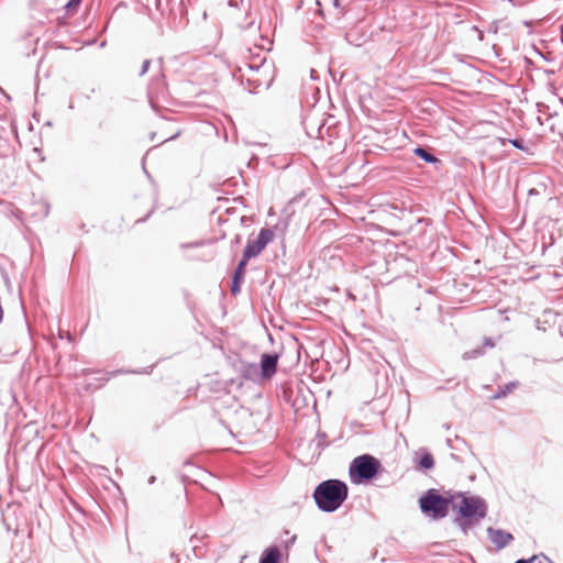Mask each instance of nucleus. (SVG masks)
Returning a JSON list of instances; mask_svg holds the SVG:
<instances>
[{
    "mask_svg": "<svg viewBox=\"0 0 563 563\" xmlns=\"http://www.w3.org/2000/svg\"><path fill=\"white\" fill-rule=\"evenodd\" d=\"M279 355L277 353H263L260 361L261 377L265 379L272 378L278 366Z\"/></svg>",
    "mask_w": 563,
    "mask_h": 563,
    "instance_id": "6",
    "label": "nucleus"
},
{
    "mask_svg": "<svg viewBox=\"0 0 563 563\" xmlns=\"http://www.w3.org/2000/svg\"><path fill=\"white\" fill-rule=\"evenodd\" d=\"M81 1L82 0H69L64 7L66 12H71L73 9L77 8L81 3Z\"/></svg>",
    "mask_w": 563,
    "mask_h": 563,
    "instance_id": "19",
    "label": "nucleus"
},
{
    "mask_svg": "<svg viewBox=\"0 0 563 563\" xmlns=\"http://www.w3.org/2000/svg\"><path fill=\"white\" fill-rule=\"evenodd\" d=\"M247 67H249L251 70H258V69L262 67V65H256V66H254V65L247 64Z\"/></svg>",
    "mask_w": 563,
    "mask_h": 563,
    "instance_id": "28",
    "label": "nucleus"
},
{
    "mask_svg": "<svg viewBox=\"0 0 563 563\" xmlns=\"http://www.w3.org/2000/svg\"><path fill=\"white\" fill-rule=\"evenodd\" d=\"M500 142L503 145H505L507 142H509L517 150H520L525 153L529 152V147L526 145V143L522 139H501Z\"/></svg>",
    "mask_w": 563,
    "mask_h": 563,
    "instance_id": "17",
    "label": "nucleus"
},
{
    "mask_svg": "<svg viewBox=\"0 0 563 563\" xmlns=\"http://www.w3.org/2000/svg\"><path fill=\"white\" fill-rule=\"evenodd\" d=\"M384 472L380 461L371 454L354 457L349 466V477L354 485H367Z\"/></svg>",
    "mask_w": 563,
    "mask_h": 563,
    "instance_id": "4",
    "label": "nucleus"
},
{
    "mask_svg": "<svg viewBox=\"0 0 563 563\" xmlns=\"http://www.w3.org/2000/svg\"><path fill=\"white\" fill-rule=\"evenodd\" d=\"M201 245V243L199 242H194V243H189V244H184L183 246L184 247H196V246H199Z\"/></svg>",
    "mask_w": 563,
    "mask_h": 563,
    "instance_id": "27",
    "label": "nucleus"
},
{
    "mask_svg": "<svg viewBox=\"0 0 563 563\" xmlns=\"http://www.w3.org/2000/svg\"><path fill=\"white\" fill-rule=\"evenodd\" d=\"M282 552L278 545H269L266 548L258 560V563H282Z\"/></svg>",
    "mask_w": 563,
    "mask_h": 563,
    "instance_id": "10",
    "label": "nucleus"
},
{
    "mask_svg": "<svg viewBox=\"0 0 563 563\" xmlns=\"http://www.w3.org/2000/svg\"><path fill=\"white\" fill-rule=\"evenodd\" d=\"M296 539H297V536H296V534L291 536L288 540H286V541L284 542V548H285L286 550H288L289 548H291V547L295 544Z\"/></svg>",
    "mask_w": 563,
    "mask_h": 563,
    "instance_id": "22",
    "label": "nucleus"
},
{
    "mask_svg": "<svg viewBox=\"0 0 563 563\" xmlns=\"http://www.w3.org/2000/svg\"><path fill=\"white\" fill-rule=\"evenodd\" d=\"M154 139H155V133H152L151 140H154Z\"/></svg>",
    "mask_w": 563,
    "mask_h": 563,
    "instance_id": "36",
    "label": "nucleus"
},
{
    "mask_svg": "<svg viewBox=\"0 0 563 563\" xmlns=\"http://www.w3.org/2000/svg\"><path fill=\"white\" fill-rule=\"evenodd\" d=\"M67 340H68V341H71V335H70V333H67Z\"/></svg>",
    "mask_w": 563,
    "mask_h": 563,
    "instance_id": "34",
    "label": "nucleus"
},
{
    "mask_svg": "<svg viewBox=\"0 0 563 563\" xmlns=\"http://www.w3.org/2000/svg\"><path fill=\"white\" fill-rule=\"evenodd\" d=\"M250 261L251 260H249L242 255V257L240 258V261L233 272L231 287H230V291L233 296H236L241 292V285L244 282L246 266Z\"/></svg>",
    "mask_w": 563,
    "mask_h": 563,
    "instance_id": "7",
    "label": "nucleus"
},
{
    "mask_svg": "<svg viewBox=\"0 0 563 563\" xmlns=\"http://www.w3.org/2000/svg\"><path fill=\"white\" fill-rule=\"evenodd\" d=\"M312 497L319 510L331 514L347 499L349 486L338 478L325 479L316 486Z\"/></svg>",
    "mask_w": 563,
    "mask_h": 563,
    "instance_id": "2",
    "label": "nucleus"
},
{
    "mask_svg": "<svg viewBox=\"0 0 563 563\" xmlns=\"http://www.w3.org/2000/svg\"><path fill=\"white\" fill-rule=\"evenodd\" d=\"M151 66V59H144L139 76H144Z\"/></svg>",
    "mask_w": 563,
    "mask_h": 563,
    "instance_id": "20",
    "label": "nucleus"
},
{
    "mask_svg": "<svg viewBox=\"0 0 563 563\" xmlns=\"http://www.w3.org/2000/svg\"><path fill=\"white\" fill-rule=\"evenodd\" d=\"M412 153L419 157L420 159H422L423 162L428 163V164H432V165H439L441 164V159L438 158L433 153H432V150L430 147H427V146H417L412 150Z\"/></svg>",
    "mask_w": 563,
    "mask_h": 563,
    "instance_id": "11",
    "label": "nucleus"
},
{
    "mask_svg": "<svg viewBox=\"0 0 563 563\" xmlns=\"http://www.w3.org/2000/svg\"><path fill=\"white\" fill-rule=\"evenodd\" d=\"M59 339H64V334L59 332Z\"/></svg>",
    "mask_w": 563,
    "mask_h": 563,
    "instance_id": "37",
    "label": "nucleus"
},
{
    "mask_svg": "<svg viewBox=\"0 0 563 563\" xmlns=\"http://www.w3.org/2000/svg\"><path fill=\"white\" fill-rule=\"evenodd\" d=\"M518 386V382H509L504 386H499L497 390L492 395V399H500L506 397L508 394L514 391Z\"/></svg>",
    "mask_w": 563,
    "mask_h": 563,
    "instance_id": "14",
    "label": "nucleus"
},
{
    "mask_svg": "<svg viewBox=\"0 0 563 563\" xmlns=\"http://www.w3.org/2000/svg\"><path fill=\"white\" fill-rule=\"evenodd\" d=\"M332 4L335 8H340L341 7V0H332Z\"/></svg>",
    "mask_w": 563,
    "mask_h": 563,
    "instance_id": "30",
    "label": "nucleus"
},
{
    "mask_svg": "<svg viewBox=\"0 0 563 563\" xmlns=\"http://www.w3.org/2000/svg\"><path fill=\"white\" fill-rule=\"evenodd\" d=\"M327 433L322 430H318L314 440L312 443H314L316 450L318 451V454H321V452L330 445V442L327 441Z\"/></svg>",
    "mask_w": 563,
    "mask_h": 563,
    "instance_id": "15",
    "label": "nucleus"
},
{
    "mask_svg": "<svg viewBox=\"0 0 563 563\" xmlns=\"http://www.w3.org/2000/svg\"><path fill=\"white\" fill-rule=\"evenodd\" d=\"M153 212H154V208L151 209L150 212L144 218H141V219L136 220L135 223L145 222L152 216Z\"/></svg>",
    "mask_w": 563,
    "mask_h": 563,
    "instance_id": "24",
    "label": "nucleus"
},
{
    "mask_svg": "<svg viewBox=\"0 0 563 563\" xmlns=\"http://www.w3.org/2000/svg\"><path fill=\"white\" fill-rule=\"evenodd\" d=\"M483 32H479V40H483Z\"/></svg>",
    "mask_w": 563,
    "mask_h": 563,
    "instance_id": "35",
    "label": "nucleus"
},
{
    "mask_svg": "<svg viewBox=\"0 0 563 563\" xmlns=\"http://www.w3.org/2000/svg\"><path fill=\"white\" fill-rule=\"evenodd\" d=\"M539 191L536 189V188H531L529 191H528V195L529 196H534V195H538Z\"/></svg>",
    "mask_w": 563,
    "mask_h": 563,
    "instance_id": "29",
    "label": "nucleus"
},
{
    "mask_svg": "<svg viewBox=\"0 0 563 563\" xmlns=\"http://www.w3.org/2000/svg\"><path fill=\"white\" fill-rule=\"evenodd\" d=\"M247 82L250 85H254V88H258L262 84L260 82V80H252V79H247Z\"/></svg>",
    "mask_w": 563,
    "mask_h": 563,
    "instance_id": "25",
    "label": "nucleus"
},
{
    "mask_svg": "<svg viewBox=\"0 0 563 563\" xmlns=\"http://www.w3.org/2000/svg\"><path fill=\"white\" fill-rule=\"evenodd\" d=\"M274 231L271 228H262L256 239H249L242 255L249 260L258 256L274 239Z\"/></svg>",
    "mask_w": 563,
    "mask_h": 563,
    "instance_id": "5",
    "label": "nucleus"
},
{
    "mask_svg": "<svg viewBox=\"0 0 563 563\" xmlns=\"http://www.w3.org/2000/svg\"><path fill=\"white\" fill-rule=\"evenodd\" d=\"M484 353H485L484 346H477L475 349L464 352L462 357H463V360L468 361V360H474L478 356H482Z\"/></svg>",
    "mask_w": 563,
    "mask_h": 563,
    "instance_id": "18",
    "label": "nucleus"
},
{
    "mask_svg": "<svg viewBox=\"0 0 563 563\" xmlns=\"http://www.w3.org/2000/svg\"><path fill=\"white\" fill-rule=\"evenodd\" d=\"M166 93H167L166 79H165V75L161 71L159 75L154 77L150 84V87H148L150 101L152 102L154 96L157 98H159V97L164 98Z\"/></svg>",
    "mask_w": 563,
    "mask_h": 563,
    "instance_id": "9",
    "label": "nucleus"
},
{
    "mask_svg": "<svg viewBox=\"0 0 563 563\" xmlns=\"http://www.w3.org/2000/svg\"><path fill=\"white\" fill-rule=\"evenodd\" d=\"M541 555L540 554H533L532 556L528 559H519L515 563H533L536 560H538Z\"/></svg>",
    "mask_w": 563,
    "mask_h": 563,
    "instance_id": "21",
    "label": "nucleus"
},
{
    "mask_svg": "<svg viewBox=\"0 0 563 563\" xmlns=\"http://www.w3.org/2000/svg\"><path fill=\"white\" fill-rule=\"evenodd\" d=\"M178 135H179V133H176L175 135H173V136H170V137H168V139H166V140L162 141V143L167 142L168 140H174V139H176Z\"/></svg>",
    "mask_w": 563,
    "mask_h": 563,
    "instance_id": "33",
    "label": "nucleus"
},
{
    "mask_svg": "<svg viewBox=\"0 0 563 563\" xmlns=\"http://www.w3.org/2000/svg\"><path fill=\"white\" fill-rule=\"evenodd\" d=\"M155 365H150L140 369H118L113 374H137V375H148L153 372Z\"/></svg>",
    "mask_w": 563,
    "mask_h": 563,
    "instance_id": "16",
    "label": "nucleus"
},
{
    "mask_svg": "<svg viewBox=\"0 0 563 563\" xmlns=\"http://www.w3.org/2000/svg\"><path fill=\"white\" fill-rule=\"evenodd\" d=\"M155 481H156V477H155L154 475H152V476H150V478H148V484H150V485H152V484H154V483H155Z\"/></svg>",
    "mask_w": 563,
    "mask_h": 563,
    "instance_id": "32",
    "label": "nucleus"
},
{
    "mask_svg": "<svg viewBox=\"0 0 563 563\" xmlns=\"http://www.w3.org/2000/svg\"><path fill=\"white\" fill-rule=\"evenodd\" d=\"M322 130H323V124H320V125L318 126V129H317V132H318V135H317V136H318V137H321V139L323 137Z\"/></svg>",
    "mask_w": 563,
    "mask_h": 563,
    "instance_id": "26",
    "label": "nucleus"
},
{
    "mask_svg": "<svg viewBox=\"0 0 563 563\" xmlns=\"http://www.w3.org/2000/svg\"><path fill=\"white\" fill-rule=\"evenodd\" d=\"M434 467V457L433 455L423 450L417 464H416V470L418 471H429V470H432Z\"/></svg>",
    "mask_w": 563,
    "mask_h": 563,
    "instance_id": "13",
    "label": "nucleus"
},
{
    "mask_svg": "<svg viewBox=\"0 0 563 563\" xmlns=\"http://www.w3.org/2000/svg\"><path fill=\"white\" fill-rule=\"evenodd\" d=\"M482 346H484V349L485 347H494L495 346V342H494V340L492 338H485L484 339V343H483Z\"/></svg>",
    "mask_w": 563,
    "mask_h": 563,
    "instance_id": "23",
    "label": "nucleus"
},
{
    "mask_svg": "<svg viewBox=\"0 0 563 563\" xmlns=\"http://www.w3.org/2000/svg\"><path fill=\"white\" fill-rule=\"evenodd\" d=\"M541 558H543L548 563H553L551 559H549L544 553H540Z\"/></svg>",
    "mask_w": 563,
    "mask_h": 563,
    "instance_id": "31",
    "label": "nucleus"
},
{
    "mask_svg": "<svg viewBox=\"0 0 563 563\" xmlns=\"http://www.w3.org/2000/svg\"><path fill=\"white\" fill-rule=\"evenodd\" d=\"M239 241H240V236L238 235L236 240H235V243H239Z\"/></svg>",
    "mask_w": 563,
    "mask_h": 563,
    "instance_id": "38",
    "label": "nucleus"
},
{
    "mask_svg": "<svg viewBox=\"0 0 563 563\" xmlns=\"http://www.w3.org/2000/svg\"><path fill=\"white\" fill-rule=\"evenodd\" d=\"M241 374L247 380H256L261 377L260 367L255 363H243L241 366Z\"/></svg>",
    "mask_w": 563,
    "mask_h": 563,
    "instance_id": "12",
    "label": "nucleus"
},
{
    "mask_svg": "<svg viewBox=\"0 0 563 563\" xmlns=\"http://www.w3.org/2000/svg\"><path fill=\"white\" fill-rule=\"evenodd\" d=\"M487 536L497 551L505 549L514 540V536L510 532L493 527L487 528Z\"/></svg>",
    "mask_w": 563,
    "mask_h": 563,
    "instance_id": "8",
    "label": "nucleus"
},
{
    "mask_svg": "<svg viewBox=\"0 0 563 563\" xmlns=\"http://www.w3.org/2000/svg\"><path fill=\"white\" fill-rule=\"evenodd\" d=\"M455 495L456 499L461 498V501L453 505V522L466 534L487 516L488 506L481 496H467L462 492H455Z\"/></svg>",
    "mask_w": 563,
    "mask_h": 563,
    "instance_id": "1",
    "label": "nucleus"
},
{
    "mask_svg": "<svg viewBox=\"0 0 563 563\" xmlns=\"http://www.w3.org/2000/svg\"><path fill=\"white\" fill-rule=\"evenodd\" d=\"M455 500V492L444 490L441 493L437 488H429L419 497L418 506L424 517L437 521L449 515Z\"/></svg>",
    "mask_w": 563,
    "mask_h": 563,
    "instance_id": "3",
    "label": "nucleus"
}]
</instances>
